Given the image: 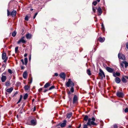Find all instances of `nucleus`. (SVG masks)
<instances>
[{"mask_svg":"<svg viewBox=\"0 0 128 128\" xmlns=\"http://www.w3.org/2000/svg\"><path fill=\"white\" fill-rule=\"evenodd\" d=\"M36 108L35 107H34V108L33 111H35V110H36Z\"/></svg>","mask_w":128,"mask_h":128,"instance_id":"0e129e2a","label":"nucleus"},{"mask_svg":"<svg viewBox=\"0 0 128 128\" xmlns=\"http://www.w3.org/2000/svg\"><path fill=\"white\" fill-rule=\"evenodd\" d=\"M87 124H85L84 125L83 128H88L87 127Z\"/></svg>","mask_w":128,"mask_h":128,"instance_id":"37998d69","label":"nucleus"},{"mask_svg":"<svg viewBox=\"0 0 128 128\" xmlns=\"http://www.w3.org/2000/svg\"><path fill=\"white\" fill-rule=\"evenodd\" d=\"M102 26V30H104V27L103 24H102L101 25Z\"/></svg>","mask_w":128,"mask_h":128,"instance_id":"f704fd0d","label":"nucleus"},{"mask_svg":"<svg viewBox=\"0 0 128 128\" xmlns=\"http://www.w3.org/2000/svg\"><path fill=\"white\" fill-rule=\"evenodd\" d=\"M97 12L98 13V15H100L102 13V11L101 8L99 7L97 9Z\"/></svg>","mask_w":128,"mask_h":128,"instance_id":"1a4fd4ad","label":"nucleus"},{"mask_svg":"<svg viewBox=\"0 0 128 128\" xmlns=\"http://www.w3.org/2000/svg\"><path fill=\"white\" fill-rule=\"evenodd\" d=\"M116 95L118 96L120 98H122L124 96L123 93L120 92H117L116 93Z\"/></svg>","mask_w":128,"mask_h":128,"instance_id":"9d476101","label":"nucleus"},{"mask_svg":"<svg viewBox=\"0 0 128 128\" xmlns=\"http://www.w3.org/2000/svg\"><path fill=\"white\" fill-rule=\"evenodd\" d=\"M6 54L5 53H3L2 54V58L3 60H4L6 58Z\"/></svg>","mask_w":128,"mask_h":128,"instance_id":"a211bd4d","label":"nucleus"},{"mask_svg":"<svg viewBox=\"0 0 128 128\" xmlns=\"http://www.w3.org/2000/svg\"><path fill=\"white\" fill-rule=\"evenodd\" d=\"M124 112H128V108H126L124 110Z\"/></svg>","mask_w":128,"mask_h":128,"instance_id":"79ce46f5","label":"nucleus"},{"mask_svg":"<svg viewBox=\"0 0 128 128\" xmlns=\"http://www.w3.org/2000/svg\"><path fill=\"white\" fill-rule=\"evenodd\" d=\"M115 80H120V79L118 77H117L115 78Z\"/></svg>","mask_w":128,"mask_h":128,"instance_id":"49530a36","label":"nucleus"},{"mask_svg":"<svg viewBox=\"0 0 128 128\" xmlns=\"http://www.w3.org/2000/svg\"><path fill=\"white\" fill-rule=\"evenodd\" d=\"M21 61L22 63V64H24V60L23 59H22L21 60Z\"/></svg>","mask_w":128,"mask_h":128,"instance_id":"09e8293b","label":"nucleus"},{"mask_svg":"<svg viewBox=\"0 0 128 128\" xmlns=\"http://www.w3.org/2000/svg\"><path fill=\"white\" fill-rule=\"evenodd\" d=\"M16 32L14 31L12 33V35L14 37L16 36Z\"/></svg>","mask_w":128,"mask_h":128,"instance_id":"cd10ccee","label":"nucleus"},{"mask_svg":"<svg viewBox=\"0 0 128 128\" xmlns=\"http://www.w3.org/2000/svg\"><path fill=\"white\" fill-rule=\"evenodd\" d=\"M38 14V12H36L35 14L34 15V17H33V18L34 19L35 18H36V16Z\"/></svg>","mask_w":128,"mask_h":128,"instance_id":"c03bdc74","label":"nucleus"},{"mask_svg":"<svg viewBox=\"0 0 128 128\" xmlns=\"http://www.w3.org/2000/svg\"><path fill=\"white\" fill-rule=\"evenodd\" d=\"M126 79H128V76H123L122 80H126Z\"/></svg>","mask_w":128,"mask_h":128,"instance_id":"5701e85b","label":"nucleus"},{"mask_svg":"<svg viewBox=\"0 0 128 128\" xmlns=\"http://www.w3.org/2000/svg\"><path fill=\"white\" fill-rule=\"evenodd\" d=\"M25 20L26 21H28V16H26L25 18Z\"/></svg>","mask_w":128,"mask_h":128,"instance_id":"e433bc0d","label":"nucleus"},{"mask_svg":"<svg viewBox=\"0 0 128 128\" xmlns=\"http://www.w3.org/2000/svg\"><path fill=\"white\" fill-rule=\"evenodd\" d=\"M113 75L115 77L117 76H119L120 75V73L119 72H116V73L114 72L113 73Z\"/></svg>","mask_w":128,"mask_h":128,"instance_id":"4468645a","label":"nucleus"},{"mask_svg":"<svg viewBox=\"0 0 128 128\" xmlns=\"http://www.w3.org/2000/svg\"><path fill=\"white\" fill-rule=\"evenodd\" d=\"M92 10H93V12H96L95 9L93 7H92Z\"/></svg>","mask_w":128,"mask_h":128,"instance_id":"864d4df0","label":"nucleus"},{"mask_svg":"<svg viewBox=\"0 0 128 128\" xmlns=\"http://www.w3.org/2000/svg\"><path fill=\"white\" fill-rule=\"evenodd\" d=\"M10 85V82L7 81L5 83V85L6 86H9Z\"/></svg>","mask_w":128,"mask_h":128,"instance_id":"412c9836","label":"nucleus"},{"mask_svg":"<svg viewBox=\"0 0 128 128\" xmlns=\"http://www.w3.org/2000/svg\"><path fill=\"white\" fill-rule=\"evenodd\" d=\"M124 64L123 63V62H122L120 64V66L122 67V68H123L124 66Z\"/></svg>","mask_w":128,"mask_h":128,"instance_id":"a19ab883","label":"nucleus"},{"mask_svg":"<svg viewBox=\"0 0 128 128\" xmlns=\"http://www.w3.org/2000/svg\"><path fill=\"white\" fill-rule=\"evenodd\" d=\"M66 120H64V121L60 125V126L62 127H64V126L66 125Z\"/></svg>","mask_w":128,"mask_h":128,"instance_id":"2eb2a0df","label":"nucleus"},{"mask_svg":"<svg viewBox=\"0 0 128 128\" xmlns=\"http://www.w3.org/2000/svg\"><path fill=\"white\" fill-rule=\"evenodd\" d=\"M100 71L99 75L100 76V78L102 80L103 78L105 77V75L104 72L101 69L100 70Z\"/></svg>","mask_w":128,"mask_h":128,"instance_id":"7ed1b4c3","label":"nucleus"},{"mask_svg":"<svg viewBox=\"0 0 128 128\" xmlns=\"http://www.w3.org/2000/svg\"><path fill=\"white\" fill-rule=\"evenodd\" d=\"M24 67L23 66H22L21 67V69L22 70L24 69Z\"/></svg>","mask_w":128,"mask_h":128,"instance_id":"13d9d810","label":"nucleus"},{"mask_svg":"<svg viewBox=\"0 0 128 128\" xmlns=\"http://www.w3.org/2000/svg\"><path fill=\"white\" fill-rule=\"evenodd\" d=\"M31 123L32 125H35L36 124L35 121L34 120H32L31 121Z\"/></svg>","mask_w":128,"mask_h":128,"instance_id":"aec40b11","label":"nucleus"},{"mask_svg":"<svg viewBox=\"0 0 128 128\" xmlns=\"http://www.w3.org/2000/svg\"><path fill=\"white\" fill-rule=\"evenodd\" d=\"M30 59H31V56H30V57L29 58V60H30Z\"/></svg>","mask_w":128,"mask_h":128,"instance_id":"774afa93","label":"nucleus"},{"mask_svg":"<svg viewBox=\"0 0 128 128\" xmlns=\"http://www.w3.org/2000/svg\"><path fill=\"white\" fill-rule=\"evenodd\" d=\"M27 72H24L23 74V76L24 78V79H26V78L27 77Z\"/></svg>","mask_w":128,"mask_h":128,"instance_id":"6ab92c4d","label":"nucleus"},{"mask_svg":"<svg viewBox=\"0 0 128 128\" xmlns=\"http://www.w3.org/2000/svg\"><path fill=\"white\" fill-rule=\"evenodd\" d=\"M6 76L5 73H4L2 75L1 80H6Z\"/></svg>","mask_w":128,"mask_h":128,"instance_id":"6e6552de","label":"nucleus"},{"mask_svg":"<svg viewBox=\"0 0 128 128\" xmlns=\"http://www.w3.org/2000/svg\"><path fill=\"white\" fill-rule=\"evenodd\" d=\"M48 90L45 89L44 90V92H46V91H48Z\"/></svg>","mask_w":128,"mask_h":128,"instance_id":"052dcab7","label":"nucleus"},{"mask_svg":"<svg viewBox=\"0 0 128 128\" xmlns=\"http://www.w3.org/2000/svg\"><path fill=\"white\" fill-rule=\"evenodd\" d=\"M22 96L21 95L20 96V99H19V100H18V101L17 103V104L19 102H20V101L21 100H22Z\"/></svg>","mask_w":128,"mask_h":128,"instance_id":"c9c22d12","label":"nucleus"},{"mask_svg":"<svg viewBox=\"0 0 128 128\" xmlns=\"http://www.w3.org/2000/svg\"><path fill=\"white\" fill-rule=\"evenodd\" d=\"M10 14V12L8 10H7V15L8 16Z\"/></svg>","mask_w":128,"mask_h":128,"instance_id":"603ef678","label":"nucleus"},{"mask_svg":"<svg viewBox=\"0 0 128 128\" xmlns=\"http://www.w3.org/2000/svg\"><path fill=\"white\" fill-rule=\"evenodd\" d=\"M60 77L63 79H65V74L64 72H62L60 74Z\"/></svg>","mask_w":128,"mask_h":128,"instance_id":"9b49d317","label":"nucleus"},{"mask_svg":"<svg viewBox=\"0 0 128 128\" xmlns=\"http://www.w3.org/2000/svg\"><path fill=\"white\" fill-rule=\"evenodd\" d=\"M88 116H86L84 118V120L86 121L87 120H88Z\"/></svg>","mask_w":128,"mask_h":128,"instance_id":"2f4dec72","label":"nucleus"},{"mask_svg":"<svg viewBox=\"0 0 128 128\" xmlns=\"http://www.w3.org/2000/svg\"><path fill=\"white\" fill-rule=\"evenodd\" d=\"M120 80H116V82L117 84H118L120 82Z\"/></svg>","mask_w":128,"mask_h":128,"instance_id":"8fccbe9b","label":"nucleus"},{"mask_svg":"<svg viewBox=\"0 0 128 128\" xmlns=\"http://www.w3.org/2000/svg\"><path fill=\"white\" fill-rule=\"evenodd\" d=\"M24 61L25 62L24 64L25 65L27 64L28 62V59L27 58H25L24 59Z\"/></svg>","mask_w":128,"mask_h":128,"instance_id":"c85d7f7f","label":"nucleus"},{"mask_svg":"<svg viewBox=\"0 0 128 128\" xmlns=\"http://www.w3.org/2000/svg\"><path fill=\"white\" fill-rule=\"evenodd\" d=\"M54 75L56 76H58V74L57 73H54Z\"/></svg>","mask_w":128,"mask_h":128,"instance_id":"4d7b16f0","label":"nucleus"},{"mask_svg":"<svg viewBox=\"0 0 128 128\" xmlns=\"http://www.w3.org/2000/svg\"><path fill=\"white\" fill-rule=\"evenodd\" d=\"M118 57L119 58L124 60L125 58L124 55L121 53H119L118 54Z\"/></svg>","mask_w":128,"mask_h":128,"instance_id":"423d86ee","label":"nucleus"},{"mask_svg":"<svg viewBox=\"0 0 128 128\" xmlns=\"http://www.w3.org/2000/svg\"><path fill=\"white\" fill-rule=\"evenodd\" d=\"M123 63L125 65V67L126 68L128 66V63L126 61H123Z\"/></svg>","mask_w":128,"mask_h":128,"instance_id":"b1692460","label":"nucleus"},{"mask_svg":"<svg viewBox=\"0 0 128 128\" xmlns=\"http://www.w3.org/2000/svg\"><path fill=\"white\" fill-rule=\"evenodd\" d=\"M18 46H16L15 48V52L16 53L18 51Z\"/></svg>","mask_w":128,"mask_h":128,"instance_id":"473e14b6","label":"nucleus"},{"mask_svg":"<svg viewBox=\"0 0 128 128\" xmlns=\"http://www.w3.org/2000/svg\"><path fill=\"white\" fill-rule=\"evenodd\" d=\"M7 59H8V57H6V58L5 59H4V62H6V61L7 60Z\"/></svg>","mask_w":128,"mask_h":128,"instance_id":"3c124183","label":"nucleus"},{"mask_svg":"<svg viewBox=\"0 0 128 128\" xmlns=\"http://www.w3.org/2000/svg\"><path fill=\"white\" fill-rule=\"evenodd\" d=\"M42 88H40L39 89L38 91L39 92H41L42 91Z\"/></svg>","mask_w":128,"mask_h":128,"instance_id":"6e6d98bb","label":"nucleus"},{"mask_svg":"<svg viewBox=\"0 0 128 128\" xmlns=\"http://www.w3.org/2000/svg\"><path fill=\"white\" fill-rule=\"evenodd\" d=\"M25 37L23 36L22 37L20 40L18 42V44H20L22 42L23 44H25L26 41L24 40Z\"/></svg>","mask_w":128,"mask_h":128,"instance_id":"39448f33","label":"nucleus"},{"mask_svg":"<svg viewBox=\"0 0 128 128\" xmlns=\"http://www.w3.org/2000/svg\"><path fill=\"white\" fill-rule=\"evenodd\" d=\"M122 83L125 84L127 82V80H122Z\"/></svg>","mask_w":128,"mask_h":128,"instance_id":"de8ad7c7","label":"nucleus"},{"mask_svg":"<svg viewBox=\"0 0 128 128\" xmlns=\"http://www.w3.org/2000/svg\"><path fill=\"white\" fill-rule=\"evenodd\" d=\"M66 84L67 87H69L70 86H74V83L71 80H68L66 83Z\"/></svg>","mask_w":128,"mask_h":128,"instance_id":"f03ea898","label":"nucleus"},{"mask_svg":"<svg viewBox=\"0 0 128 128\" xmlns=\"http://www.w3.org/2000/svg\"><path fill=\"white\" fill-rule=\"evenodd\" d=\"M106 70L108 72L111 73H113L114 71V69L108 67H106Z\"/></svg>","mask_w":128,"mask_h":128,"instance_id":"0eeeda50","label":"nucleus"},{"mask_svg":"<svg viewBox=\"0 0 128 128\" xmlns=\"http://www.w3.org/2000/svg\"><path fill=\"white\" fill-rule=\"evenodd\" d=\"M98 40L100 42H102L104 41L105 38H102L100 37L98 38Z\"/></svg>","mask_w":128,"mask_h":128,"instance_id":"dca6fc26","label":"nucleus"},{"mask_svg":"<svg viewBox=\"0 0 128 128\" xmlns=\"http://www.w3.org/2000/svg\"><path fill=\"white\" fill-rule=\"evenodd\" d=\"M97 4V2L96 1H94V2L92 3V4L94 5V6H96Z\"/></svg>","mask_w":128,"mask_h":128,"instance_id":"58836bf2","label":"nucleus"},{"mask_svg":"<svg viewBox=\"0 0 128 128\" xmlns=\"http://www.w3.org/2000/svg\"><path fill=\"white\" fill-rule=\"evenodd\" d=\"M113 126L114 128H118V126L116 124H115L113 125Z\"/></svg>","mask_w":128,"mask_h":128,"instance_id":"72a5a7b5","label":"nucleus"},{"mask_svg":"<svg viewBox=\"0 0 128 128\" xmlns=\"http://www.w3.org/2000/svg\"><path fill=\"white\" fill-rule=\"evenodd\" d=\"M32 82V80H30V82H28V84H31Z\"/></svg>","mask_w":128,"mask_h":128,"instance_id":"e2e57ef3","label":"nucleus"},{"mask_svg":"<svg viewBox=\"0 0 128 128\" xmlns=\"http://www.w3.org/2000/svg\"><path fill=\"white\" fill-rule=\"evenodd\" d=\"M72 115V113L71 112H70L68 114L67 116V117L68 118H70V117Z\"/></svg>","mask_w":128,"mask_h":128,"instance_id":"a878e982","label":"nucleus"},{"mask_svg":"<svg viewBox=\"0 0 128 128\" xmlns=\"http://www.w3.org/2000/svg\"><path fill=\"white\" fill-rule=\"evenodd\" d=\"M126 48L128 49V42H127L126 44Z\"/></svg>","mask_w":128,"mask_h":128,"instance_id":"5fc2aeb1","label":"nucleus"},{"mask_svg":"<svg viewBox=\"0 0 128 128\" xmlns=\"http://www.w3.org/2000/svg\"><path fill=\"white\" fill-rule=\"evenodd\" d=\"M18 94V92H16L13 95V96L14 97L16 95Z\"/></svg>","mask_w":128,"mask_h":128,"instance_id":"a18cd8bd","label":"nucleus"},{"mask_svg":"<svg viewBox=\"0 0 128 128\" xmlns=\"http://www.w3.org/2000/svg\"><path fill=\"white\" fill-rule=\"evenodd\" d=\"M54 86H52L50 87L49 89V90H50L53 89H54Z\"/></svg>","mask_w":128,"mask_h":128,"instance_id":"4c0bfd02","label":"nucleus"},{"mask_svg":"<svg viewBox=\"0 0 128 128\" xmlns=\"http://www.w3.org/2000/svg\"><path fill=\"white\" fill-rule=\"evenodd\" d=\"M26 36L27 39H30L32 36V35L30 34H28L26 35Z\"/></svg>","mask_w":128,"mask_h":128,"instance_id":"f3484780","label":"nucleus"},{"mask_svg":"<svg viewBox=\"0 0 128 128\" xmlns=\"http://www.w3.org/2000/svg\"><path fill=\"white\" fill-rule=\"evenodd\" d=\"M71 125H68V127L69 128H70L71 127Z\"/></svg>","mask_w":128,"mask_h":128,"instance_id":"338daca9","label":"nucleus"},{"mask_svg":"<svg viewBox=\"0 0 128 128\" xmlns=\"http://www.w3.org/2000/svg\"><path fill=\"white\" fill-rule=\"evenodd\" d=\"M95 119L94 118H92V119L89 118L88 119V121L87 123V125L88 126H91L92 125L96 126L97 125L94 121H95Z\"/></svg>","mask_w":128,"mask_h":128,"instance_id":"f257e3e1","label":"nucleus"},{"mask_svg":"<svg viewBox=\"0 0 128 128\" xmlns=\"http://www.w3.org/2000/svg\"><path fill=\"white\" fill-rule=\"evenodd\" d=\"M28 96V95L27 94H25L24 97V100H26Z\"/></svg>","mask_w":128,"mask_h":128,"instance_id":"c756f323","label":"nucleus"},{"mask_svg":"<svg viewBox=\"0 0 128 128\" xmlns=\"http://www.w3.org/2000/svg\"><path fill=\"white\" fill-rule=\"evenodd\" d=\"M13 90V88L12 87H11L10 88L6 89V91L10 93Z\"/></svg>","mask_w":128,"mask_h":128,"instance_id":"ddd939ff","label":"nucleus"},{"mask_svg":"<svg viewBox=\"0 0 128 128\" xmlns=\"http://www.w3.org/2000/svg\"><path fill=\"white\" fill-rule=\"evenodd\" d=\"M73 86H71V88L70 89V91L72 92H73L74 91V90Z\"/></svg>","mask_w":128,"mask_h":128,"instance_id":"7c9ffc66","label":"nucleus"},{"mask_svg":"<svg viewBox=\"0 0 128 128\" xmlns=\"http://www.w3.org/2000/svg\"><path fill=\"white\" fill-rule=\"evenodd\" d=\"M8 72L10 74H12V70L10 69H8Z\"/></svg>","mask_w":128,"mask_h":128,"instance_id":"ea45409f","label":"nucleus"},{"mask_svg":"<svg viewBox=\"0 0 128 128\" xmlns=\"http://www.w3.org/2000/svg\"><path fill=\"white\" fill-rule=\"evenodd\" d=\"M68 95H70V91H69L68 92Z\"/></svg>","mask_w":128,"mask_h":128,"instance_id":"bf43d9fd","label":"nucleus"},{"mask_svg":"<svg viewBox=\"0 0 128 128\" xmlns=\"http://www.w3.org/2000/svg\"><path fill=\"white\" fill-rule=\"evenodd\" d=\"M50 86V84L49 83L47 82L44 86V88H46Z\"/></svg>","mask_w":128,"mask_h":128,"instance_id":"4be33fe9","label":"nucleus"},{"mask_svg":"<svg viewBox=\"0 0 128 128\" xmlns=\"http://www.w3.org/2000/svg\"><path fill=\"white\" fill-rule=\"evenodd\" d=\"M87 73L89 76H90L91 74L90 71L89 69H88L87 70Z\"/></svg>","mask_w":128,"mask_h":128,"instance_id":"bb28decb","label":"nucleus"},{"mask_svg":"<svg viewBox=\"0 0 128 128\" xmlns=\"http://www.w3.org/2000/svg\"><path fill=\"white\" fill-rule=\"evenodd\" d=\"M16 14V12L15 10H13L12 12L10 14L13 17H14Z\"/></svg>","mask_w":128,"mask_h":128,"instance_id":"f8f14e48","label":"nucleus"},{"mask_svg":"<svg viewBox=\"0 0 128 128\" xmlns=\"http://www.w3.org/2000/svg\"><path fill=\"white\" fill-rule=\"evenodd\" d=\"M24 88L26 90H28L30 88V86L28 85H26L24 86Z\"/></svg>","mask_w":128,"mask_h":128,"instance_id":"393cba45","label":"nucleus"},{"mask_svg":"<svg viewBox=\"0 0 128 128\" xmlns=\"http://www.w3.org/2000/svg\"><path fill=\"white\" fill-rule=\"evenodd\" d=\"M27 54H26H26H24V57H26V56H27Z\"/></svg>","mask_w":128,"mask_h":128,"instance_id":"680f3d73","label":"nucleus"},{"mask_svg":"<svg viewBox=\"0 0 128 128\" xmlns=\"http://www.w3.org/2000/svg\"><path fill=\"white\" fill-rule=\"evenodd\" d=\"M81 126V124H80L79 125V126L78 128H80Z\"/></svg>","mask_w":128,"mask_h":128,"instance_id":"69168bd1","label":"nucleus"},{"mask_svg":"<svg viewBox=\"0 0 128 128\" xmlns=\"http://www.w3.org/2000/svg\"><path fill=\"white\" fill-rule=\"evenodd\" d=\"M78 97L77 96L75 95L73 98V103L74 104H76L78 103Z\"/></svg>","mask_w":128,"mask_h":128,"instance_id":"20e7f679","label":"nucleus"}]
</instances>
